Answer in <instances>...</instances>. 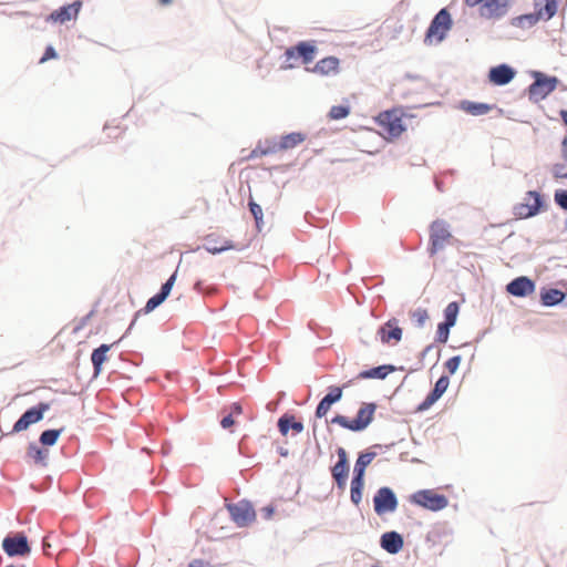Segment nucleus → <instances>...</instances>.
<instances>
[{"mask_svg": "<svg viewBox=\"0 0 567 567\" xmlns=\"http://www.w3.org/2000/svg\"><path fill=\"white\" fill-rule=\"evenodd\" d=\"M317 451H318L319 455L322 456V452H321L320 445L317 443L316 450H313L312 452H310L309 450H306L305 453L301 455V457L305 461H310L312 457L316 456Z\"/></svg>", "mask_w": 567, "mask_h": 567, "instance_id": "49", "label": "nucleus"}, {"mask_svg": "<svg viewBox=\"0 0 567 567\" xmlns=\"http://www.w3.org/2000/svg\"><path fill=\"white\" fill-rule=\"evenodd\" d=\"M540 19L534 13H526L512 19V25L523 29H528L535 25Z\"/></svg>", "mask_w": 567, "mask_h": 567, "instance_id": "33", "label": "nucleus"}, {"mask_svg": "<svg viewBox=\"0 0 567 567\" xmlns=\"http://www.w3.org/2000/svg\"><path fill=\"white\" fill-rule=\"evenodd\" d=\"M330 423L338 424V425L342 426L343 429L357 432V430L353 425L354 423H352V420H350L349 417H347L344 415H341V414L334 415L331 419Z\"/></svg>", "mask_w": 567, "mask_h": 567, "instance_id": "42", "label": "nucleus"}, {"mask_svg": "<svg viewBox=\"0 0 567 567\" xmlns=\"http://www.w3.org/2000/svg\"><path fill=\"white\" fill-rule=\"evenodd\" d=\"M375 410V403H362L355 416L352 419V423H354L353 425L357 432L365 430L371 424V422L373 421Z\"/></svg>", "mask_w": 567, "mask_h": 567, "instance_id": "21", "label": "nucleus"}, {"mask_svg": "<svg viewBox=\"0 0 567 567\" xmlns=\"http://www.w3.org/2000/svg\"><path fill=\"white\" fill-rule=\"evenodd\" d=\"M402 444V441L391 445L375 444L368 450L360 452L355 461H373L374 457L391 451L400 455V461H404L402 458L403 452L401 451Z\"/></svg>", "mask_w": 567, "mask_h": 567, "instance_id": "19", "label": "nucleus"}, {"mask_svg": "<svg viewBox=\"0 0 567 567\" xmlns=\"http://www.w3.org/2000/svg\"><path fill=\"white\" fill-rule=\"evenodd\" d=\"M82 8V1L75 0L71 4L62 6L53 10L47 18V21L65 23L73 18H76Z\"/></svg>", "mask_w": 567, "mask_h": 567, "instance_id": "18", "label": "nucleus"}, {"mask_svg": "<svg viewBox=\"0 0 567 567\" xmlns=\"http://www.w3.org/2000/svg\"><path fill=\"white\" fill-rule=\"evenodd\" d=\"M172 1H173V0H159V3H161L162 6H167V4L172 3Z\"/></svg>", "mask_w": 567, "mask_h": 567, "instance_id": "61", "label": "nucleus"}, {"mask_svg": "<svg viewBox=\"0 0 567 567\" xmlns=\"http://www.w3.org/2000/svg\"><path fill=\"white\" fill-rule=\"evenodd\" d=\"M555 204L564 210H567V189H556L554 193Z\"/></svg>", "mask_w": 567, "mask_h": 567, "instance_id": "43", "label": "nucleus"}, {"mask_svg": "<svg viewBox=\"0 0 567 567\" xmlns=\"http://www.w3.org/2000/svg\"><path fill=\"white\" fill-rule=\"evenodd\" d=\"M561 157L567 162V136L561 141Z\"/></svg>", "mask_w": 567, "mask_h": 567, "instance_id": "54", "label": "nucleus"}, {"mask_svg": "<svg viewBox=\"0 0 567 567\" xmlns=\"http://www.w3.org/2000/svg\"><path fill=\"white\" fill-rule=\"evenodd\" d=\"M560 116H561L565 125H567V110H561L560 111Z\"/></svg>", "mask_w": 567, "mask_h": 567, "instance_id": "59", "label": "nucleus"}, {"mask_svg": "<svg viewBox=\"0 0 567 567\" xmlns=\"http://www.w3.org/2000/svg\"><path fill=\"white\" fill-rule=\"evenodd\" d=\"M460 109L473 116H481L487 114L493 109V105L464 100L460 103Z\"/></svg>", "mask_w": 567, "mask_h": 567, "instance_id": "29", "label": "nucleus"}, {"mask_svg": "<svg viewBox=\"0 0 567 567\" xmlns=\"http://www.w3.org/2000/svg\"><path fill=\"white\" fill-rule=\"evenodd\" d=\"M205 249L213 255L221 254L226 250L236 249V245L231 240L225 239L220 246L217 245V241L213 239L210 236L206 239Z\"/></svg>", "mask_w": 567, "mask_h": 567, "instance_id": "32", "label": "nucleus"}, {"mask_svg": "<svg viewBox=\"0 0 567 567\" xmlns=\"http://www.w3.org/2000/svg\"><path fill=\"white\" fill-rule=\"evenodd\" d=\"M295 65L293 64H284L280 66V69L282 70H289V69H292Z\"/></svg>", "mask_w": 567, "mask_h": 567, "instance_id": "60", "label": "nucleus"}, {"mask_svg": "<svg viewBox=\"0 0 567 567\" xmlns=\"http://www.w3.org/2000/svg\"><path fill=\"white\" fill-rule=\"evenodd\" d=\"M58 56V53L52 45H48L44 50V53L42 58L40 59V63H44L51 59H55Z\"/></svg>", "mask_w": 567, "mask_h": 567, "instance_id": "48", "label": "nucleus"}, {"mask_svg": "<svg viewBox=\"0 0 567 567\" xmlns=\"http://www.w3.org/2000/svg\"><path fill=\"white\" fill-rule=\"evenodd\" d=\"M535 288L536 285L534 280H532L527 276L516 277L506 285V291L509 295L519 298H524L533 293L535 291Z\"/></svg>", "mask_w": 567, "mask_h": 567, "instance_id": "16", "label": "nucleus"}, {"mask_svg": "<svg viewBox=\"0 0 567 567\" xmlns=\"http://www.w3.org/2000/svg\"><path fill=\"white\" fill-rule=\"evenodd\" d=\"M50 410V403L40 402L39 404L27 409L21 416L16 421L12 427V433H19L27 430L30 425L40 422L44 413Z\"/></svg>", "mask_w": 567, "mask_h": 567, "instance_id": "6", "label": "nucleus"}, {"mask_svg": "<svg viewBox=\"0 0 567 567\" xmlns=\"http://www.w3.org/2000/svg\"><path fill=\"white\" fill-rule=\"evenodd\" d=\"M262 511L265 512V517L266 518H270L272 516V514H274V508L270 507V506L265 507Z\"/></svg>", "mask_w": 567, "mask_h": 567, "instance_id": "57", "label": "nucleus"}, {"mask_svg": "<svg viewBox=\"0 0 567 567\" xmlns=\"http://www.w3.org/2000/svg\"><path fill=\"white\" fill-rule=\"evenodd\" d=\"M412 319L419 328H422L429 319L427 311L425 309L417 308L412 312Z\"/></svg>", "mask_w": 567, "mask_h": 567, "instance_id": "44", "label": "nucleus"}, {"mask_svg": "<svg viewBox=\"0 0 567 567\" xmlns=\"http://www.w3.org/2000/svg\"><path fill=\"white\" fill-rule=\"evenodd\" d=\"M140 316V312H136L135 313V317L133 319V321L131 322L128 329L126 330L125 333H123V337H126V334L132 330L133 326L135 324L136 320H137V317Z\"/></svg>", "mask_w": 567, "mask_h": 567, "instance_id": "58", "label": "nucleus"}, {"mask_svg": "<svg viewBox=\"0 0 567 567\" xmlns=\"http://www.w3.org/2000/svg\"><path fill=\"white\" fill-rule=\"evenodd\" d=\"M453 326L440 322L437 324L436 338L435 341L439 343H446L450 337V330Z\"/></svg>", "mask_w": 567, "mask_h": 567, "instance_id": "40", "label": "nucleus"}, {"mask_svg": "<svg viewBox=\"0 0 567 567\" xmlns=\"http://www.w3.org/2000/svg\"><path fill=\"white\" fill-rule=\"evenodd\" d=\"M2 548L10 557L27 556L31 551L28 539L23 534L6 537L2 542Z\"/></svg>", "mask_w": 567, "mask_h": 567, "instance_id": "12", "label": "nucleus"}, {"mask_svg": "<svg viewBox=\"0 0 567 567\" xmlns=\"http://www.w3.org/2000/svg\"><path fill=\"white\" fill-rule=\"evenodd\" d=\"M411 502L433 512L441 511L449 505L447 497L433 489H421L415 492L411 496Z\"/></svg>", "mask_w": 567, "mask_h": 567, "instance_id": "4", "label": "nucleus"}, {"mask_svg": "<svg viewBox=\"0 0 567 567\" xmlns=\"http://www.w3.org/2000/svg\"><path fill=\"white\" fill-rule=\"evenodd\" d=\"M278 453L281 457H288L289 456V451L288 449L286 447H282V446H279L278 447Z\"/></svg>", "mask_w": 567, "mask_h": 567, "instance_id": "55", "label": "nucleus"}, {"mask_svg": "<svg viewBox=\"0 0 567 567\" xmlns=\"http://www.w3.org/2000/svg\"><path fill=\"white\" fill-rule=\"evenodd\" d=\"M534 82L527 87L528 99L532 102H539L554 92L559 84L556 76L547 75L542 71H532Z\"/></svg>", "mask_w": 567, "mask_h": 567, "instance_id": "1", "label": "nucleus"}, {"mask_svg": "<svg viewBox=\"0 0 567 567\" xmlns=\"http://www.w3.org/2000/svg\"><path fill=\"white\" fill-rule=\"evenodd\" d=\"M279 150H278V146H277V142L274 138H267L264 142H259L258 143L256 148H254L250 152L248 158H257V157H260V156H266V155L275 154Z\"/></svg>", "mask_w": 567, "mask_h": 567, "instance_id": "30", "label": "nucleus"}, {"mask_svg": "<svg viewBox=\"0 0 567 567\" xmlns=\"http://www.w3.org/2000/svg\"><path fill=\"white\" fill-rule=\"evenodd\" d=\"M305 430V426H303V423L301 421H297L296 417L293 416V421H292V425H291V431H292V434H301Z\"/></svg>", "mask_w": 567, "mask_h": 567, "instance_id": "50", "label": "nucleus"}, {"mask_svg": "<svg viewBox=\"0 0 567 567\" xmlns=\"http://www.w3.org/2000/svg\"><path fill=\"white\" fill-rule=\"evenodd\" d=\"M461 361H462L461 355H454L445 362V369L449 371L450 374H454V373H456V371L461 364Z\"/></svg>", "mask_w": 567, "mask_h": 567, "instance_id": "46", "label": "nucleus"}, {"mask_svg": "<svg viewBox=\"0 0 567 567\" xmlns=\"http://www.w3.org/2000/svg\"><path fill=\"white\" fill-rule=\"evenodd\" d=\"M369 463H355L354 477L351 482V501L358 505L362 498L363 475Z\"/></svg>", "mask_w": 567, "mask_h": 567, "instance_id": "22", "label": "nucleus"}, {"mask_svg": "<svg viewBox=\"0 0 567 567\" xmlns=\"http://www.w3.org/2000/svg\"><path fill=\"white\" fill-rule=\"evenodd\" d=\"M339 59L336 56H327L319 60L316 65L312 68V72L319 73L321 75H329L331 73H338L339 68Z\"/></svg>", "mask_w": 567, "mask_h": 567, "instance_id": "28", "label": "nucleus"}, {"mask_svg": "<svg viewBox=\"0 0 567 567\" xmlns=\"http://www.w3.org/2000/svg\"><path fill=\"white\" fill-rule=\"evenodd\" d=\"M112 346L102 343L100 347L95 348L91 353V362L94 370V377H99L102 372V365L106 361V353L110 351Z\"/></svg>", "mask_w": 567, "mask_h": 567, "instance_id": "27", "label": "nucleus"}, {"mask_svg": "<svg viewBox=\"0 0 567 567\" xmlns=\"http://www.w3.org/2000/svg\"><path fill=\"white\" fill-rule=\"evenodd\" d=\"M436 187H437V189H440V190L442 189V188H441V187H442V184H441L440 182H437V181H436Z\"/></svg>", "mask_w": 567, "mask_h": 567, "instance_id": "64", "label": "nucleus"}, {"mask_svg": "<svg viewBox=\"0 0 567 567\" xmlns=\"http://www.w3.org/2000/svg\"><path fill=\"white\" fill-rule=\"evenodd\" d=\"M551 174L556 179L567 178V165L563 163H556L553 165Z\"/></svg>", "mask_w": 567, "mask_h": 567, "instance_id": "45", "label": "nucleus"}, {"mask_svg": "<svg viewBox=\"0 0 567 567\" xmlns=\"http://www.w3.org/2000/svg\"><path fill=\"white\" fill-rule=\"evenodd\" d=\"M374 511L378 515L392 513L398 507V499L395 494L389 487L380 488L373 498Z\"/></svg>", "mask_w": 567, "mask_h": 567, "instance_id": "9", "label": "nucleus"}, {"mask_svg": "<svg viewBox=\"0 0 567 567\" xmlns=\"http://www.w3.org/2000/svg\"><path fill=\"white\" fill-rule=\"evenodd\" d=\"M200 284H202L200 281H197V282H196L195 288H196L197 290H200Z\"/></svg>", "mask_w": 567, "mask_h": 567, "instance_id": "63", "label": "nucleus"}, {"mask_svg": "<svg viewBox=\"0 0 567 567\" xmlns=\"http://www.w3.org/2000/svg\"><path fill=\"white\" fill-rule=\"evenodd\" d=\"M433 349H434V346H433V344H429V346H426V347L423 349V351H422L421 355H422L423 358H424V357H426V355H427V354H429Z\"/></svg>", "mask_w": 567, "mask_h": 567, "instance_id": "56", "label": "nucleus"}, {"mask_svg": "<svg viewBox=\"0 0 567 567\" xmlns=\"http://www.w3.org/2000/svg\"><path fill=\"white\" fill-rule=\"evenodd\" d=\"M162 453L164 456H166L168 454V449L166 446H163L162 447Z\"/></svg>", "mask_w": 567, "mask_h": 567, "instance_id": "62", "label": "nucleus"}, {"mask_svg": "<svg viewBox=\"0 0 567 567\" xmlns=\"http://www.w3.org/2000/svg\"><path fill=\"white\" fill-rule=\"evenodd\" d=\"M360 333H361V341L364 343V344H370V341L372 339L377 340V337L374 333H373V329L372 328H369L368 326H364L360 329Z\"/></svg>", "mask_w": 567, "mask_h": 567, "instance_id": "47", "label": "nucleus"}, {"mask_svg": "<svg viewBox=\"0 0 567 567\" xmlns=\"http://www.w3.org/2000/svg\"><path fill=\"white\" fill-rule=\"evenodd\" d=\"M534 8L540 20L548 21L557 12L558 0H534Z\"/></svg>", "mask_w": 567, "mask_h": 567, "instance_id": "23", "label": "nucleus"}, {"mask_svg": "<svg viewBox=\"0 0 567 567\" xmlns=\"http://www.w3.org/2000/svg\"><path fill=\"white\" fill-rule=\"evenodd\" d=\"M234 423H235V421H234V416L231 414L224 416L220 421V425L223 429H229L234 425Z\"/></svg>", "mask_w": 567, "mask_h": 567, "instance_id": "51", "label": "nucleus"}, {"mask_svg": "<svg viewBox=\"0 0 567 567\" xmlns=\"http://www.w3.org/2000/svg\"><path fill=\"white\" fill-rule=\"evenodd\" d=\"M62 433V429H48L44 430L39 437V442L43 446H52L56 443L60 434Z\"/></svg>", "mask_w": 567, "mask_h": 567, "instance_id": "35", "label": "nucleus"}, {"mask_svg": "<svg viewBox=\"0 0 567 567\" xmlns=\"http://www.w3.org/2000/svg\"><path fill=\"white\" fill-rule=\"evenodd\" d=\"M293 415L285 413L277 421L278 431L286 436L291 431Z\"/></svg>", "mask_w": 567, "mask_h": 567, "instance_id": "37", "label": "nucleus"}, {"mask_svg": "<svg viewBox=\"0 0 567 567\" xmlns=\"http://www.w3.org/2000/svg\"><path fill=\"white\" fill-rule=\"evenodd\" d=\"M381 546L390 554L399 553L403 547V538L396 532H388L381 537Z\"/></svg>", "mask_w": 567, "mask_h": 567, "instance_id": "25", "label": "nucleus"}, {"mask_svg": "<svg viewBox=\"0 0 567 567\" xmlns=\"http://www.w3.org/2000/svg\"><path fill=\"white\" fill-rule=\"evenodd\" d=\"M508 10L509 0H487L480 7V16L488 20H499Z\"/></svg>", "mask_w": 567, "mask_h": 567, "instance_id": "13", "label": "nucleus"}, {"mask_svg": "<svg viewBox=\"0 0 567 567\" xmlns=\"http://www.w3.org/2000/svg\"><path fill=\"white\" fill-rule=\"evenodd\" d=\"M395 371V367L392 364H382L361 371L357 379H385L390 373Z\"/></svg>", "mask_w": 567, "mask_h": 567, "instance_id": "26", "label": "nucleus"}, {"mask_svg": "<svg viewBox=\"0 0 567 567\" xmlns=\"http://www.w3.org/2000/svg\"><path fill=\"white\" fill-rule=\"evenodd\" d=\"M28 453H29L30 457L34 458V461H44L49 455V452L47 449H41L40 446H38L34 443L29 445Z\"/></svg>", "mask_w": 567, "mask_h": 567, "instance_id": "41", "label": "nucleus"}, {"mask_svg": "<svg viewBox=\"0 0 567 567\" xmlns=\"http://www.w3.org/2000/svg\"><path fill=\"white\" fill-rule=\"evenodd\" d=\"M306 140V135L300 132H292L284 135L279 143H277L279 151H286L296 147Z\"/></svg>", "mask_w": 567, "mask_h": 567, "instance_id": "31", "label": "nucleus"}, {"mask_svg": "<svg viewBox=\"0 0 567 567\" xmlns=\"http://www.w3.org/2000/svg\"><path fill=\"white\" fill-rule=\"evenodd\" d=\"M402 334L403 330L399 327L395 318H392L381 324L375 332V336H379L382 343H390L391 341L398 343L402 340Z\"/></svg>", "mask_w": 567, "mask_h": 567, "instance_id": "17", "label": "nucleus"}, {"mask_svg": "<svg viewBox=\"0 0 567 567\" xmlns=\"http://www.w3.org/2000/svg\"><path fill=\"white\" fill-rule=\"evenodd\" d=\"M318 48L313 42L300 41L297 44L289 47L285 50L284 56L286 62L300 59L303 64H309L313 61Z\"/></svg>", "mask_w": 567, "mask_h": 567, "instance_id": "8", "label": "nucleus"}, {"mask_svg": "<svg viewBox=\"0 0 567 567\" xmlns=\"http://www.w3.org/2000/svg\"><path fill=\"white\" fill-rule=\"evenodd\" d=\"M453 27V20L450 11L446 8L441 9L431 20L429 28L425 32V43H441L445 40L447 32Z\"/></svg>", "mask_w": 567, "mask_h": 567, "instance_id": "2", "label": "nucleus"}, {"mask_svg": "<svg viewBox=\"0 0 567 567\" xmlns=\"http://www.w3.org/2000/svg\"><path fill=\"white\" fill-rule=\"evenodd\" d=\"M349 474L348 463H336L332 467V475L339 487H344Z\"/></svg>", "mask_w": 567, "mask_h": 567, "instance_id": "34", "label": "nucleus"}, {"mask_svg": "<svg viewBox=\"0 0 567 567\" xmlns=\"http://www.w3.org/2000/svg\"><path fill=\"white\" fill-rule=\"evenodd\" d=\"M540 303L545 307H555L561 303L566 293L557 288H542L539 292Z\"/></svg>", "mask_w": 567, "mask_h": 567, "instance_id": "24", "label": "nucleus"}, {"mask_svg": "<svg viewBox=\"0 0 567 567\" xmlns=\"http://www.w3.org/2000/svg\"><path fill=\"white\" fill-rule=\"evenodd\" d=\"M460 312V306L456 301L450 302L443 311L444 320L442 322L455 326L457 321V316Z\"/></svg>", "mask_w": 567, "mask_h": 567, "instance_id": "36", "label": "nucleus"}, {"mask_svg": "<svg viewBox=\"0 0 567 567\" xmlns=\"http://www.w3.org/2000/svg\"><path fill=\"white\" fill-rule=\"evenodd\" d=\"M233 520L239 527H244L252 523L256 518V513L252 506L247 502H239L227 506Z\"/></svg>", "mask_w": 567, "mask_h": 567, "instance_id": "11", "label": "nucleus"}, {"mask_svg": "<svg viewBox=\"0 0 567 567\" xmlns=\"http://www.w3.org/2000/svg\"><path fill=\"white\" fill-rule=\"evenodd\" d=\"M353 380H349L341 386L339 385H330L328 388L327 394L319 401L316 411L315 416L317 419H321L326 416V414L329 412L331 406L339 402L342 399L343 390L349 388L352 384Z\"/></svg>", "mask_w": 567, "mask_h": 567, "instance_id": "7", "label": "nucleus"}, {"mask_svg": "<svg viewBox=\"0 0 567 567\" xmlns=\"http://www.w3.org/2000/svg\"><path fill=\"white\" fill-rule=\"evenodd\" d=\"M337 455H338V461H349L348 460V454H347V451L341 447V446H337Z\"/></svg>", "mask_w": 567, "mask_h": 567, "instance_id": "52", "label": "nucleus"}, {"mask_svg": "<svg viewBox=\"0 0 567 567\" xmlns=\"http://www.w3.org/2000/svg\"><path fill=\"white\" fill-rule=\"evenodd\" d=\"M248 207H249L251 215L255 218L257 228L260 229V225L262 224V217H264L261 206L259 204H257L252 197H250L249 202H248Z\"/></svg>", "mask_w": 567, "mask_h": 567, "instance_id": "38", "label": "nucleus"}, {"mask_svg": "<svg viewBox=\"0 0 567 567\" xmlns=\"http://www.w3.org/2000/svg\"><path fill=\"white\" fill-rule=\"evenodd\" d=\"M176 278H177V270H175L169 276V278L162 285L159 291L156 292L154 296H152L147 300L145 307L142 310H140L138 312L140 313L141 312L150 313L153 310H155L158 306H161L169 296V293L175 285Z\"/></svg>", "mask_w": 567, "mask_h": 567, "instance_id": "10", "label": "nucleus"}, {"mask_svg": "<svg viewBox=\"0 0 567 567\" xmlns=\"http://www.w3.org/2000/svg\"><path fill=\"white\" fill-rule=\"evenodd\" d=\"M450 385V379L447 375H441L435 382L433 389L427 393L426 398L419 404L417 411L423 412L429 410L435 402H437L442 395L446 392Z\"/></svg>", "mask_w": 567, "mask_h": 567, "instance_id": "15", "label": "nucleus"}, {"mask_svg": "<svg viewBox=\"0 0 567 567\" xmlns=\"http://www.w3.org/2000/svg\"><path fill=\"white\" fill-rule=\"evenodd\" d=\"M350 114V107L348 105H333L329 111V117L331 120H342Z\"/></svg>", "mask_w": 567, "mask_h": 567, "instance_id": "39", "label": "nucleus"}, {"mask_svg": "<svg viewBox=\"0 0 567 567\" xmlns=\"http://www.w3.org/2000/svg\"><path fill=\"white\" fill-rule=\"evenodd\" d=\"M516 70L511 66L509 64L502 63L495 66H492L488 70V81L489 83L497 85V86H504L507 85L509 82L514 80L516 76Z\"/></svg>", "mask_w": 567, "mask_h": 567, "instance_id": "14", "label": "nucleus"}, {"mask_svg": "<svg viewBox=\"0 0 567 567\" xmlns=\"http://www.w3.org/2000/svg\"><path fill=\"white\" fill-rule=\"evenodd\" d=\"M380 123L393 137H399L405 131L402 118L394 111L381 113Z\"/></svg>", "mask_w": 567, "mask_h": 567, "instance_id": "20", "label": "nucleus"}, {"mask_svg": "<svg viewBox=\"0 0 567 567\" xmlns=\"http://www.w3.org/2000/svg\"><path fill=\"white\" fill-rule=\"evenodd\" d=\"M526 202L516 204L513 213L517 218H530L538 215L545 206V200L542 194L537 190H528L526 193Z\"/></svg>", "mask_w": 567, "mask_h": 567, "instance_id": "5", "label": "nucleus"}, {"mask_svg": "<svg viewBox=\"0 0 567 567\" xmlns=\"http://www.w3.org/2000/svg\"><path fill=\"white\" fill-rule=\"evenodd\" d=\"M241 412H243V408H241V405L239 403L235 402V403H233L230 405V413L229 414H231L233 416L235 414H240Z\"/></svg>", "mask_w": 567, "mask_h": 567, "instance_id": "53", "label": "nucleus"}, {"mask_svg": "<svg viewBox=\"0 0 567 567\" xmlns=\"http://www.w3.org/2000/svg\"><path fill=\"white\" fill-rule=\"evenodd\" d=\"M452 238L450 225L442 219L434 220L430 226V245L427 248L430 256L443 250Z\"/></svg>", "mask_w": 567, "mask_h": 567, "instance_id": "3", "label": "nucleus"}]
</instances>
